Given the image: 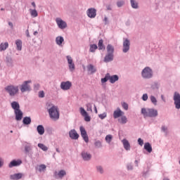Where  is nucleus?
Here are the masks:
<instances>
[{"instance_id":"nucleus-1","label":"nucleus","mask_w":180,"mask_h":180,"mask_svg":"<svg viewBox=\"0 0 180 180\" xmlns=\"http://www.w3.org/2000/svg\"><path fill=\"white\" fill-rule=\"evenodd\" d=\"M48 108V112L49 117L52 119V120H58L60 119V111L58 110V107L49 104Z\"/></svg>"},{"instance_id":"nucleus-2","label":"nucleus","mask_w":180,"mask_h":180,"mask_svg":"<svg viewBox=\"0 0 180 180\" xmlns=\"http://www.w3.org/2000/svg\"><path fill=\"white\" fill-rule=\"evenodd\" d=\"M141 113L144 117H157L158 111L153 108H142Z\"/></svg>"},{"instance_id":"nucleus-3","label":"nucleus","mask_w":180,"mask_h":180,"mask_svg":"<svg viewBox=\"0 0 180 180\" xmlns=\"http://www.w3.org/2000/svg\"><path fill=\"white\" fill-rule=\"evenodd\" d=\"M141 75L143 79H151L154 75L153 69H151L150 67H146L143 68Z\"/></svg>"},{"instance_id":"nucleus-4","label":"nucleus","mask_w":180,"mask_h":180,"mask_svg":"<svg viewBox=\"0 0 180 180\" xmlns=\"http://www.w3.org/2000/svg\"><path fill=\"white\" fill-rule=\"evenodd\" d=\"M5 91L9 94L10 96H15L19 92V86L8 85L5 87Z\"/></svg>"},{"instance_id":"nucleus-5","label":"nucleus","mask_w":180,"mask_h":180,"mask_svg":"<svg viewBox=\"0 0 180 180\" xmlns=\"http://www.w3.org/2000/svg\"><path fill=\"white\" fill-rule=\"evenodd\" d=\"M30 84H32V80L25 81L20 86V89L22 94H24V92H29L32 91Z\"/></svg>"},{"instance_id":"nucleus-6","label":"nucleus","mask_w":180,"mask_h":180,"mask_svg":"<svg viewBox=\"0 0 180 180\" xmlns=\"http://www.w3.org/2000/svg\"><path fill=\"white\" fill-rule=\"evenodd\" d=\"M173 101H174V105L176 109H180V94L178 92H174L173 96Z\"/></svg>"},{"instance_id":"nucleus-7","label":"nucleus","mask_w":180,"mask_h":180,"mask_svg":"<svg viewBox=\"0 0 180 180\" xmlns=\"http://www.w3.org/2000/svg\"><path fill=\"white\" fill-rule=\"evenodd\" d=\"M66 58L68 60V67L70 72H74V71H75V64L72 60V58L70 56H68Z\"/></svg>"},{"instance_id":"nucleus-8","label":"nucleus","mask_w":180,"mask_h":180,"mask_svg":"<svg viewBox=\"0 0 180 180\" xmlns=\"http://www.w3.org/2000/svg\"><path fill=\"white\" fill-rule=\"evenodd\" d=\"M81 157L83 161H91L92 160V155L86 150H83L81 153Z\"/></svg>"},{"instance_id":"nucleus-9","label":"nucleus","mask_w":180,"mask_h":180,"mask_svg":"<svg viewBox=\"0 0 180 180\" xmlns=\"http://www.w3.org/2000/svg\"><path fill=\"white\" fill-rule=\"evenodd\" d=\"M71 86H72V84L70 81L62 82L60 83V89H63V91H68Z\"/></svg>"},{"instance_id":"nucleus-10","label":"nucleus","mask_w":180,"mask_h":180,"mask_svg":"<svg viewBox=\"0 0 180 180\" xmlns=\"http://www.w3.org/2000/svg\"><path fill=\"white\" fill-rule=\"evenodd\" d=\"M129 50H130V40L129 39H124L122 51L128 53Z\"/></svg>"},{"instance_id":"nucleus-11","label":"nucleus","mask_w":180,"mask_h":180,"mask_svg":"<svg viewBox=\"0 0 180 180\" xmlns=\"http://www.w3.org/2000/svg\"><path fill=\"white\" fill-rule=\"evenodd\" d=\"M56 22L59 29H65L67 27V22H65V21L63 20L61 18H56Z\"/></svg>"},{"instance_id":"nucleus-12","label":"nucleus","mask_w":180,"mask_h":180,"mask_svg":"<svg viewBox=\"0 0 180 180\" xmlns=\"http://www.w3.org/2000/svg\"><path fill=\"white\" fill-rule=\"evenodd\" d=\"M80 133L85 143H89V138L88 137V134H86V131L85 130V128H84V127H80Z\"/></svg>"},{"instance_id":"nucleus-13","label":"nucleus","mask_w":180,"mask_h":180,"mask_svg":"<svg viewBox=\"0 0 180 180\" xmlns=\"http://www.w3.org/2000/svg\"><path fill=\"white\" fill-rule=\"evenodd\" d=\"M65 175H67V172H65V170H60L58 172L57 171H56L54 172V177L56 179H63V178H64V176H65Z\"/></svg>"},{"instance_id":"nucleus-14","label":"nucleus","mask_w":180,"mask_h":180,"mask_svg":"<svg viewBox=\"0 0 180 180\" xmlns=\"http://www.w3.org/2000/svg\"><path fill=\"white\" fill-rule=\"evenodd\" d=\"M86 15L91 19H94V18L96 17V9L94 8H89L86 11Z\"/></svg>"},{"instance_id":"nucleus-15","label":"nucleus","mask_w":180,"mask_h":180,"mask_svg":"<svg viewBox=\"0 0 180 180\" xmlns=\"http://www.w3.org/2000/svg\"><path fill=\"white\" fill-rule=\"evenodd\" d=\"M79 110L82 116H84L85 122H91V117H89L88 112L85 110V109L81 107L79 108Z\"/></svg>"},{"instance_id":"nucleus-16","label":"nucleus","mask_w":180,"mask_h":180,"mask_svg":"<svg viewBox=\"0 0 180 180\" xmlns=\"http://www.w3.org/2000/svg\"><path fill=\"white\" fill-rule=\"evenodd\" d=\"M124 115V112L120 110V108H117V110H115L113 112V117L114 119H119L121 116H123Z\"/></svg>"},{"instance_id":"nucleus-17","label":"nucleus","mask_w":180,"mask_h":180,"mask_svg":"<svg viewBox=\"0 0 180 180\" xmlns=\"http://www.w3.org/2000/svg\"><path fill=\"white\" fill-rule=\"evenodd\" d=\"M69 136L70 139H72V140H78V139L79 138V135L78 134V133H77V131H75V129H71L69 131Z\"/></svg>"},{"instance_id":"nucleus-18","label":"nucleus","mask_w":180,"mask_h":180,"mask_svg":"<svg viewBox=\"0 0 180 180\" xmlns=\"http://www.w3.org/2000/svg\"><path fill=\"white\" fill-rule=\"evenodd\" d=\"M20 164H22V161L20 160H13L9 163L8 167L9 168H13V167H19Z\"/></svg>"},{"instance_id":"nucleus-19","label":"nucleus","mask_w":180,"mask_h":180,"mask_svg":"<svg viewBox=\"0 0 180 180\" xmlns=\"http://www.w3.org/2000/svg\"><path fill=\"white\" fill-rule=\"evenodd\" d=\"M108 81H110V84H115L117 81H119V76L117 75H110L108 73Z\"/></svg>"},{"instance_id":"nucleus-20","label":"nucleus","mask_w":180,"mask_h":180,"mask_svg":"<svg viewBox=\"0 0 180 180\" xmlns=\"http://www.w3.org/2000/svg\"><path fill=\"white\" fill-rule=\"evenodd\" d=\"M14 113L15 115V120H22V118L23 117V112H22V110H18L16 111H14Z\"/></svg>"},{"instance_id":"nucleus-21","label":"nucleus","mask_w":180,"mask_h":180,"mask_svg":"<svg viewBox=\"0 0 180 180\" xmlns=\"http://www.w3.org/2000/svg\"><path fill=\"white\" fill-rule=\"evenodd\" d=\"M22 178H23L22 173H17V174H11L10 176V179H12V180L22 179Z\"/></svg>"},{"instance_id":"nucleus-22","label":"nucleus","mask_w":180,"mask_h":180,"mask_svg":"<svg viewBox=\"0 0 180 180\" xmlns=\"http://www.w3.org/2000/svg\"><path fill=\"white\" fill-rule=\"evenodd\" d=\"M6 63L7 67L12 68L13 67V59L11 56L6 57Z\"/></svg>"},{"instance_id":"nucleus-23","label":"nucleus","mask_w":180,"mask_h":180,"mask_svg":"<svg viewBox=\"0 0 180 180\" xmlns=\"http://www.w3.org/2000/svg\"><path fill=\"white\" fill-rule=\"evenodd\" d=\"M113 53H107L104 58L105 63H110V61H113Z\"/></svg>"},{"instance_id":"nucleus-24","label":"nucleus","mask_w":180,"mask_h":180,"mask_svg":"<svg viewBox=\"0 0 180 180\" xmlns=\"http://www.w3.org/2000/svg\"><path fill=\"white\" fill-rule=\"evenodd\" d=\"M87 71L90 72V74H95V72H96V68H95L94 65L89 64L87 65Z\"/></svg>"},{"instance_id":"nucleus-25","label":"nucleus","mask_w":180,"mask_h":180,"mask_svg":"<svg viewBox=\"0 0 180 180\" xmlns=\"http://www.w3.org/2000/svg\"><path fill=\"white\" fill-rule=\"evenodd\" d=\"M11 108L12 109L14 110V112L20 110V105H19V103H18L17 101H13L11 103Z\"/></svg>"},{"instance_id":"nucleus-26","label":"nucleus","mask_w":180,"mask_h":180,"mask_svg":"<svg viewBox=\"0 0 180 180\" xmlns=\"http://www.w3.org/2000/svg\"><path fill=\"white\" fill-rule=\"evenodd\" d=\"M122 143H123L124 148L127 150L129 151L130 150V143H129V141L127 139H123L122 141Z\"/></svg>"},{"instance_id":"nucleus-27","label":"nucleus","mask_w":180,"mask_h":180,"mask_svg":"<svg viewBox=\"0 0 180 180\" xmlns=\"http://www.w3.org/2000/svg\"><path fill=\"white\" fill-rule=\"evenodd\" d=\"M37 131L40 136L44 134V127L43 125H38L37 127Z\"/></svg>"},{"instance_id":"nucleus-28","label":"nucleus","mask_w":180,"mask_h":180,"mask_svg":"<svg viewBox=\"0 0 180 180\" xmlns=\"http://www.w3.org/2000/svg\"><path fill=\"white\" fill-rule=\"evenodd\" d=\"M56 43L58 46H61L64 43V37L58 36L56 38Z\"/></svg>"},{"instance_id":"nucleus-29","label":"nucleus","mask_w":180,"mask_h":180,"mask_svg":"<svg viewBox=\"0 0 180 180\" xmlns=\"http://www.w3.org/2000/svg\"><path fill=\"white\" fill-rule=\"evenodd\" d=\"M144 149L146 150L149 153H153V147L148 142L144 144Z\"/></svg>"},{"instance_id":"nucleus-30","label":"nucleus","mask_w":180,"mask_h":180,"mask_svg":"<svg viewBox=\"0 0 180 180\" xmlns=\"http://www.w3.org/2000/svg\"><path fill=\"white\" fill-rule=\"evenodd\" d=\"M118 122L121 124H126V123H127V122H128L127 117H126L124 115L121 116L120 118L118 119Z\"/></svg>"},{"instance_id":"nucleus-31","label":"nucleus","mask_w":180,"mask_h":180,"mask_svg":"<svg viewBox=\"0 0 180 180\" xmlns=\"http://www.w3.org/2000/svg\"><path fill=\"white\" fill-rule=\"evenodd\" d=\"M106 49L108 53L113 54L115 53V47L112 44H108Z\"/></svg>"},{"instance_id":"nucleus-32","label":"nucleus","mask_w":180,"mask_h":180,"mask_svg":"<svg viewBox=\"0 0 180 180\" xmlns=\"http://www.w3.org/2000/svg\"><path fill=\"white\" fill-rule=\"evenodd\" d=\"M8 47H9V44H8V42L1 43L0 44V51H5Z\"/></svg>"},{"instance_id":"nucleus-33","label":"nucleus","mask_w":180,"mask_h":180,"mask_svg":"<svg viewBox=\"0 0 180 180\" xmlns=\"http://www.w3.org/2000/svg\"><path fill=\"white\" fill-rule=\"evenodd\" d=\"M15 44H16L17 50L18 51H22V40L17 39L15 41Z\"/></svg>"},{"instance_id":"nucleus-34","label":"nucleus","mask_w":180,"mask_h":180,"mask_svg":"<svg viewBox=\"0 0 180 180\" xmlns=\"http://www.w3.org/2000/svg\"><path fill=\"white\" fill-rule=\"evenodd\" d=\"M23 124L29 125L32 123V118L30 117H25L22 120Z\"/></svg>"},{"instance_id":"nucleus-35","label":"nucleus","mask_w":180,"mask_h":180,"mask_svg":"<svg viewBox=\"0 0 180 180\" xmlns=\"http://www.w3.org/2000/svg\"><path fill=\"white\" fill-rule=\"evenodd\" d=\"M131 6L133 9H139V3L136 0H130Z\"/></svg>"},{"instance_id":"nucleus-36","label":"nucleus","mask_w":180,"mask_h":180,"mask_svg":"<svg viewBox=\"0 0 180 180\" xmlns=\"http://www.w3.org/2000/svg\"><path fill=\"white\" fill-rule=\"evenodd\" d=\"M30 13L32 16V18H37L39 15V13H37V11L36 9H30Z\"/></svg>"},{"instance_id":"nucleus-37","label":"nucleus","mask_w":180,"mask_h":180,"mask_svg":"<svg viewBox=\"0 0 180 180\" xmlns=\"http://www.w3.org/2000/svg\"><path fill=\"white\" fill-rule=\"evenodd\" d=\"M98 50H105V45H103V39H100L98 41Z\"/></svg>"},{"instance_id":"nucleus-38","label":"nucleus","mask_w":180,"mask_h":180,"mask_svg":"<svg viewBox=\"0 0 180 180\" xmlns=\"http://www.w3.org/2000/svg\"><path fill=\"white\" fill-rule=\"evenodd\" d=\"M98 49V46L96 44H91L89 51L90 53H95V50Z\"/></svg>"},{"instance_id":"nucleus-39","label":"nucleus","mask_w":180,"mask_h":180,"mask_svg":"<svg viewBox=\"0 0 180 180\" xmlns=\"http://www.w3.org/2000/svg\"><path fill=\"white\" fill-rule=\"evenodd\" d=\"M112 140H113V136L108 134L105 136V141L106 143H108V144H110Z\"/></svg>"},{"instance_id":"nucleus-40","label":"nucleus","mask_w":180,"mask_h":180,"mask_svg":"<svg viewBox=\"0 0 180 180\" xmlns=\"http://www.w3.org/2000/svg\"><path fill=\"white\" fill-rule=\"evenodd\" d=\"M38 147L43 151H47V150H49V148L43 143H38Z\"/></svg>"},{"instance_id":"nucleus-41","label":"nucleus","mask_w":180,"mask_h":180,"mask_svg":"<svg viewBox=\"0 0 180 180\" xmlns=\"http://www.w3.org/2000/svg\"><path fill=\"white\" fill-rule=\"evenodd\" d=\"M46 168L47 167L46 166V165H41L39 166L38 171L39 172H44Z\"/></svg>"},{"instance_id":"nucleus-42","label":"nucleus","mask_w":180,"mask_h":180,"mask_svg":"<svg viewBox=\"0 0 180 180\" xmlns=\"http://www.w3.org/2000/svg\"><path fill=\"white\" fill-rule=\"evenodd\" d=\"M96 171L97 172H98L99 174H103L104 171H103V167L101 165L96 166Z\"/></svg>"},{"instance_id":"nucleus-43","label":"nucleus","mask_w":180,"mask_h":180,"mask_svg":"<svg viewBox=\"0 0 180 180\" xmlns=\"http://www.w3.org/2000/svg\"><path fill=\"white\" fill-rule=\"evenodd\" d=\"M109 81V73H107L104 78L101 79L102 84H105V82H108Z\"/></svg>"},{"instance_id":"nucleus-44","label":"nucleus","mask_w":180,"mask_h":180,"mask_svg":"<svg viewBox=\"0 0 180 180\" xmlns=\"http://www.w3.org/2000/svg\"><path fill=\"white\" fill-rule=\"evenodd\" d=\"M150 101L153 104L155 105V106H157V98L154 96H150Z\"/></svg>"},{"instance_id":"nucleus-45","label":"nucleus","mask_w":180,"mask_h":180,"mask_svg":"<svg viewBox=\"0 0 180 180\" xmlns=\"http://www.w3.org/2000/svg\"><path fill=\"white\" fill-rule=\"evenodd\" d=\"M86 107L87 112H92V103H88L87 104H86Z\"/></svg>"},{"instance_id":"nucleus-46","label":"nucleus","mask_w":180,"mask_h":180,"mask_svg":"<svg viewBox=\"0 0 180 180\" xmlns=\"http://www.w3.org/2000/svg\"><path fill=\"white\" fill-rule=\"evenodd\" d=\"M94 146L96 148H101L102 147V142L101 141H96L94 143Z\"/></svg>"},{"instance_id":"nucleus-47","label":"nucleus","mask_w":180,"mask_h":180,"mask_svg":"<svg viewBox=\"0 0 180 180\" xmlns=\"http://www.w3.org/2000/svg\"><path fill=\"white\" fill-rule=\"evenodd\" d=\"M124 5V1H119L117 2V6L118 8H122Z\"/></svg>"},{"instance_id":"nucleus-48","label":"nucleus","mask_w":180,"mask_h":180,"mask_svg":"<svg viewBox=\"0 0 180 180\" xmlns=\"http://www.w3.org/2000/svg\"><path fill=\"white\" fill-rule=\"evenodd\" d=\"M162 131H163V133H165L167 136V134H168V127H167L165 126H162Z\"/></svg>"},{"instance_id":"nucleus-49","label":"nucleus","mask_w":180,"mask_h":180,"mask_svg":"<svg viewBox=\"0 0 180 180\" xmlns=\"http://www.w3.org/2000/svg\"><path fill=\"white\" fill-rule=\"evenodd\" d=\"M107 116L108 115L106 114V112L98 115V117L101 119V120H103V119H105Z\"/></svg>"},{"instance_id":"nucleus-50","label":"nucleus","mask_w":180,"mask_h":180,"mask_svg":"<svg viewBox=\"0 0 180 180\" xmlns=\"http://www.w3.org/2000/svg\"><path fill=\"white\" fill-rule=\"evenodd\" d=\"M122 106L123 109H124L125 110H129V105L127 103H124V102L122 103Z\"/></svg>"},{"instance_id":"nucleus-51","label":"nucleus","mask_w":180,"mask_h":180,"mask_svg":"<svg viewBox=\"0 0 180 180\" xmlns=\"http://www.w3.org/2000/svg\"><path fill=\"white\" fill-rule=\"evenodd\" d=\"M143 101H146L148 99V95L147 94H144L142 96Z\"/></svg>"},{"instance_id":"nucleus-52","label":"nucleus","mask_w":180,"mask_h":180,"mask_svg":"<svg viewBox=\"0 0 180 180\" xmlns=\"http://www.w3.org/2000/svg\"><path fill=\"white\" fill-rule=\"evenodd\" d=\"M39 98H44V91H40L39 92Z\"/></svg>"},{"instance_id":"nucleus-53","label":"nucleus","mask_w":180,"mask_h":180,"mask_svg":"<svg viewBox=\"0 0 180 180\" xmlns=\"http://www.w3.org/2000/svg\"><path fill=\"white\" fill-rule=\"evenodd\" d=\"M138 143H139V146H143V144H144V141H143V139H141V138H139V139H138Z\"/></svg>"},{"instance_id":"nucleus-54","label":"nucleus","mask_w":180,"mask_h":180,"mask_svg":"<svg viewBox=\"0 0 180 180\" xmlns=\"http://www.w3.org/2000/svg\"><path fill=\"white\" fill-rule=\"evenodd\" d=\"M127 168L128 171H131L133 169V165H131V164H129L127 165Z\"/></svg>"},{"instance_id":"nucleus-55","label":"nucleus","mask_w":180,"mask_h":180,"mask_svg":"<svg viewBox=\"0 0 180 180\" xmlns=\"http://www.w3.org/2000/svg\"><path fill=\"white\" fill-rule=\"evenodd\" d=\"M103 21L105 22V25H108V23H109V20L106 16H105Z\"/></svg>"},{"instance_id":"nucleus-56","label":"nucleus","mask_w":180,"mask_h":180,"mask_svg":"<svg viewBox=\"0 0 180 180\" xmlns=\"http://www.w3.org/2000/svg\"><path fill=\"white\" fill-rule=\"evenodd\" d=\"M25 153H29L30 151V146H25Z\"/></svg>"},{"instance_id":"nucleus-57","label":"nucleus","mask_w":180,"mask_h":180,"mask_svg":"<svg viewBox=\"0 0 180 180\" xmlns=\"http://www.w3.org/2000/svg\"><path fill=\"white\" fill-rule=\"evenodd\" d=\"M4 165V160L2 158H0V168Z\"/></svg>"},{"instance_id":"nucleus-58","label":"nucleus","mask_w":180,"mask_h":180,"mask_svg":"<svg viewBox=\"0 0 180 180\" xmlns=\"http://www.w3.org/2000/svg\"><path fill=\"white\" fill-rule=\"evenodd\" d=\"M25 34H26L27 37H30V34L29 33V30H27L25 31Z\"/></svg>"},{"instance_id":"nucleus-59","label":"nucleus","mask_w":180,"mask_h":180,"mask_svg":"<svg viewBox=\"0 0 180 180\" xmlns=\"http://www.w3.org/2000/svg\"><path fill=\"white\" fill-rule=\"evenodd\" d=\"M39 88H40V84H34V89H39Z\"/></svg>"},{"instance_id":"nucleus-60","label":"nucleus","mask_w":180,"mask_h":180,"mask_svg":"<svg viewBox=\"0 0 180 180\" xmlns=\"http://www.w3.org/2000/svg\"><path fill=\"white\" fill-rule=\"evenodd\" d=\"M106 8H107V11H112V6L108 5L106 6Z\"/></svg>"},{"instance_id":"nucleus-61","label":"nucleus","mask_w":180,"mask_h":180,"mask_svg":"<svg viewBox=\"0 0 180 180\" xmlns=\"http://www.w3.org/2000/svg\"><path fill=\"white\" fill-rule=\"evenodd\" d=\"M8 25L11 29H13V23H12L11 22H8Z\"/></svg>"},{"instance_id":"nucleus-62","label":"nucleus","mask_w":180,"mask_h":180,"mask_svg":"<svg viewBox=\"0 0 180 180\" xmlns=\"http://www.w3.org/2000/svg\"><path fill=\"white\" fill-rule=\"evenodd\" d=\"M161 99H162V101H163V102H166L165 97L164 96V95L161 96Z\"/></svg>"},{"instance_id":"nucleus-63","label":"nucleus","mask_w":180,"mask_h":180,"mask_svg":"<svg viewBox=\"0 0 180 180\" xmlns=\"http://www.w3.org/2000/svg\"><path fill=\"white\" fill-rule=\"evenodd\" d=\"M37 34H39V32L37 31L34 32V36H37Z\"/></svg>"},{"instance_id":"nucleus-64","label":"nucleus","mask_w":180,"mask_h":180,"mask_svg":"<svg viewBox=\"0 0 180 180\" xmlns=\"http://www.w3.org/2000/svg\"><path fill=\"white\" fill-rule=\"evenodd\" d=\"M32 5L34 8H36V3L32 2Z\"/></svg>"}]
</instances>
